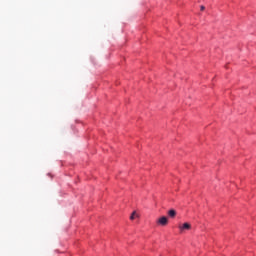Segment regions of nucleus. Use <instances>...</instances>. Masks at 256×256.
I'll return each mask as SVG.
<instances>
[{
    "instance_id": "1",
    "label": "nucleus",
    "mask_w": 256,
    "mask_h": 256,
    "mask_svg": "<svg viewBox=\"0 0 256 256\" xmlns=\"http://www.w3.org/2000/svg\"><path fill=\"white\" fill-rule=\"evenodd\" d=\"M167 223H169V219H167L166 216H162L157 220V224L158 225H162V227H165V225H167Z\"/></svg>"
},
{
    "instance_id": "2",
    "label": "nucleus",
    "mask_w": 256,
    "mask_h": 256,
    "mask_svg": "<svg viewBox=\"0 0 256 256\" xmlns=\"http://www.w3.org/2000/svg\"><path fill=\"white\" fill-rule=\"evenodd\" d=\"M190 229H191V224L189 223H184L179 226V230L181 231V233H183V231H189Z\"/></svg>"
},
{
    "instance_id": "3",
    "label": "nucleus",
    "mask_w": 256,
    "mask_h": 256,
    "mask_svg": "<svg viewBox=\"0 0 256 256\" xmlns=\"http://www.w3.org/2000/svg\"><path fill=\"white\" fill-rule=\"evenodd\" d=\"M176 215H177V211L173 209L168 211V216L171 217V219H175Z\"/></svg>"
},
{
    "instance_id": "4",
    "label": "nucleus",
    "mask_w": 256,
    "mask_h": 256,
    "mask_svg": "<svg viewBox=\"0 0 256 256\" xmlns=\"http://www.w3.org/2000/svg\"><path fill=\"white\" fill-rule=\"evenodd\" d=\"M135 217H139V215H137V212L134 211V212L131 214V216H130L131 221H133V219H135Z\"/></svg>"
},
{
    "instance_id": "5",
    "label": "nucleus",
    "mask_w": 256,
    "mask_h": 256,
    "mask_svg": "<svg viewBox=\"0 0 256 256\" xmlns=\"http://www.w3.org/2000/svg\"><path fill=\"white\" fill-rule=\"evenodd\" d=\"M201 11H205V6L200 7Z\"/></svg>"
}]
</instances>
